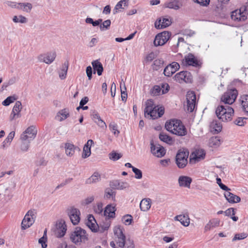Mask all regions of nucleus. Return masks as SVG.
<instances>
[{"label": "nucleus", "instance_id": "obj_1", "mask_svg": "<svg viewBox=\"0 0 248 248\" xmlns=\"http://www.w3.org/2000/svg\"><path fill=\"white\" fill-rule=\"evenodd\" d=\"M145 117L155 119L160 117L164 113V108L162 107L155 106L152 99H148L145 102V108L144 110Z\"/></svg>", "mask_w": 248, "mask_h": 248}, {"label": "nucleus", "instance_id": "obj_2", "mask_svg": "<svg viewBox=\"0 0 248 248\" xmlns=\"http://www.w3.org/2000/svg\"><path fill=\"white\" fill-rule=\"evenodd\" d=\"M165 128L168 131L179 136H184L187 134L186 129L179 120H173L167 122Z\"/></svg>", "mask_w": 248, "mask_h": 248}, {"label": "nucleus", "instance_id": "obj_3", "mask_svg": "<svg viewBox=\"0 0 248 248\" xmlns=\"http://www.w3.org/2000/svg\"><path fill=\"white\" fill-rule=\"evenodd\" d=\"M70 239L72 242L77 245L85 243L88 239V235L86 231L80 227H76L70 235Z\"/></svg>", "mask_w": 248, "mask_h": 248}, {"label": "nucleus", "instance_id": "obj_4", "mask_svg": "<svg viewBox=\"0 0 248 248\" xmlns=\"http://www.w3.org/2000/svg\"><path fill=\"white\" fill-rule=\"evenodd\" d=\"M234 113L233 109L229 106L225 107L219 106L216 110V114L217 118L223 122L230 121Z\"/></svg>", "mask_w": 248, "mask_h": 248}, {"label": "nucleus", "instance_id": "obj_5", "mask_svg": "<svg viewBox=\"0 0 248 248\" xmlns=\"http://www.w3.org/2000/svg\"><path fill=\"white\" fill-rule=\"evenodd\" d=\"M238 95V92L235 89H228L222 95L221 101L225 104L231 105L234 102Z\"/></svg>", "mask_w": 248, "mask_h": 248}, {"label": "nucleus", "instance_id": "obj_6", "mask_svg": "<svg viewBox=\"0 0 248 248\" xmlns=\"http://www.w3.org/2000/svg\"><path fill=\"white\" fill-rule=\"evenodd\" d=\"M170 32L164 31L158 33L155 37L154 41V45L155 46H162L165 44L170 38Z\"/></svg>", "mask_w": 248, "mask_h": 248}, {"label": "nucleus", "instance_id": "obj_7", "mask_svg": "<svg viewBox=\"0 0 248 248\" xmlns=\"http://www.w3.org/2000/svg\"><path fill=\"white\" fill-rule=\"evenodd\" d=\"M247 15L246 7L242 6L239 9L232 12L231 18L235 21H244L247 18Z\"/></svg>", "mask_w": 248, "mask_h": 248}, {"label": "nucleus", "instance_id": "obj_8", "mask_svg": "<svg viewBox=\"0 0 248 248\" xmlns=\"http://www.w3.org/2000/svg\"><path fill=\"white\" fill-rule=\"evenodd\" d=\"M188 152L179 150L176 156V163L179 168H184L187 164Z\"/></svg>", "mask_w": 248, "mask_h": 248}, {"label": "nucleus", "instance_id": "obj_9", "mask_svg": "<svg viewBox=\"0 0 248 248\" xmlns=\"http://www.w3.org/2000/svg\"><path fill=\"white\" fill-rule=\"evenodd\" d=\"M34 214L33 211L29 210L21 222V228L25 230L31 227L34 222Z\"/></svg>", "mask_w": 248, "mask_h": 248}, {"label": "nucleus", "instance_id": "obj_10", "mask_svg": "<svg viewBox=\"0 0 248 248\" xmlns=\"http://www.w3.org/2000/svg\"><path fill=\"white\" fill-rule=\"evenodd\" d=\"M67 214L74 225H77L79 222L80 212L78 209L73 207H70L67 209Z\"/></svg>", "mask_w": 248, "mask_h": 248}, {"label": "nucleus", "instance_id": "obj_11", "mask_svg": "<svg viewBox=\"0 0 248 248\" xmlns=\"http://www.w3.org/2000/svg\"><path fill=\"white\" fill-rule=\"evenodd\" d=\"M187 111L191 112L194 111L196 106V97L193 92H188L186 95Z\"/></svg>", "mask_w": 248, "mask_h": 248}, {"label": "nucleus", "instance_id": "obj_12", "mask_svg": "<svg viewBox=\"0 0 248 248\" xmlns=\"http://www.w3.org/2000/svg\"><path fill=\"white\" fill-rule=\"evenodd\" d=\"M56 57V53L55 51L48 52L42 54L38 56V60L40 62H43L49 64L53 62Z\"/></svg>", "mask_w": 248, "mask_h": 248}, {"label": "nucleus", "instance_id": "obj_13", "mask_svg": "<svg viewBox=\"0 0 248 248\" xmlns=\"http://www.w3.org/2000/svg\"><path fill=\"white\" fill-rule=\"evenodd\" d=\"M151 152L152 154L157 157H162L166 154L164 148L159 144H155L152 140L150 142Z\"/></svg>", "mask_w": 248, "mask_h": 248}, {"label": "nucleus", "instance_id": "obj_14", "mask_svg": "<svg viewBox=\"0 0 248 248\" xmlns=\"http://www.w3.org/2000/svg\"><path fill=\"white\" fill-rule=\"evenodd\" d=\"M175 80L181 83L185 81L186 83H190L192 81V76L191 74L187 71H182L175 75Z\"/></svg>", "mask_w": 248, "mask_h": 248}, {"label": "nucleus", "instance_id": "obj_15", "mask_svg": "<svg viewBox=\"0 0 248 248\" xmlns=\"http://www.w3.org/2000/svg\"><path fill=\"white\" fill-rule=\"evenodd\" d=\"M37 130L33 126H31L27 128L20 137H24L26 140L31 141L35 138Z\"/></svg>", "mask_w": 248, "mask_h": 248}, {"label": "nucleus", "instance_id": "obj_16", "mask_svg": "<svg viewBox=\"0 0 248 248\" xmlns=\"http://www.w3.org/2000/svg\"><path fill=\"white\" fill-rule=\"evenodd\" d=\"M180 68V65L176 62H173L167 66L164 70V74L167 77H170L175 73Z\"/></svg>", "mask_w": 248, "mask_h": 248}, {"label": "nucleus", "instance_id": "obj_17", "mask_svg": "<svg viewBox=\"0 0 248 248\" xmlns=\"http://www.w3.org/2000/svg\"><path fill=\"white\" fill-rule=\"evenodd\" d=\"M182 63L185 65H191L197 67L199 65V62L191 53H189L186 55L185 59L183 60Z\"/></svg>", "mask_w": 248, "mask_h": 248}, {"label": "nucleus", "instance_id": "obj_18", "mask_svg": "<svg viewBox=\"0 0 248 248\" xmlns=\"http://www.w3.org/2000/svg\"><path fill=\"white\" fill-rule=\"evenodd\" d=\"M66 226L63 220H61L57 223L56 226L55 234L58 237L63 236L66 231Z\"/></svg>", "mask_w": 248, "mask_h": 248}, {"label": "nucleus", "instance_id": "obj_19", "mask_svg": "<svg viewBox=\"0 0 248 248\" xmlns=\"http://www.w3.org/2000/svg\"><path fill=\"white\" fill-rule=\"evenodd\" d=\"M174 219L179 221L184 226L187 227L190 224V218L188 213L177 215L174 217Z\"/></svg>", "mask_w": 248, "mask_h": 248}, {"label": "nucleus", "instance_id": "obj_20", "mask_svg": "<svg viewBox=\"0 0 248 248\" xmlns=\"http://www.w3.org/2000/svg\"><path fill=\"white\" fill-rule=\"evenodd\" d=\"M205 155V153L203 150H197L190 155V161L198 162L201 159H203Z\"/></svg>", "mask_w": 248, "mask_h": 248}, {"label": "nucleus", "instance_id": "obj_21", "mask_svg": "<svg viewBox=\"0 0 248 248\" xmlns=\"http://www.w3.org/2000/svg\"><path fill=\"white\" fill-rule=\"evenodd\" d=\"M116 209L115 206L111 204L108 205L103 212V215L108 218H114Z\"/></svg>", "mask_w": 248, "mask_h": 248}, {"label": "nucleus", "instance_id": "obj_22", "mask_svg": "<svg viewBox=\"0 0 248 248\" xmlns=\"http://www.w3.org/2000/svg\"><path fill=\"white\" fill-rule=\"evenodd\" d=\"M117 244L120 248H135L133 240L129 238H125L122 241L117 242Z\"/></svg>", "mask_w": 248, "mask_h": 248}, {"label": "nucleus", "instance_id": "obj_23", "mask_svg": "<svg viewBox=\"0 0 248 248\" xmlns=\"http://www.w3.org/2000/svg\"><path fill=\"white\" fill-rule=\"evenodd\" d=\"M192 179L188 176H180L178 178V183L180 186L189 188Z\"/></svg>", "mask_w": 248, "mask_h": 248}, {"label": "nucleus", "instance_id": "obj_24", "mask_svg": "<svg viewBox=\"0 0 248 248\" xmlns=\"http://www.w3.org/2000/svg\"><path fill=\"white\" fill-rule=\"evenodd\" d=\"M182 6L183 4L179 0H170L165 4V7L174 10H178Z\"/></svg>", "mask_w": 248, "mask_h": 248}, {"label": "nucleus", "instance_id": "obj_25", "mask_svg": "<svg viewBox=\"0 0 248 248\" xmlns=\"http://www.w3.org/2000/svg\"><path fill=\"white\" fill-rule=\"evenodd\" d=\"M65 151L66 155L68 156H72L76 150H78L77 147H76L74 144L71 143H66L65 144Z\"/></svg>", "mask_w": 248, "mask_h": 248}, {"label": "nucleus", "instance_id": "obj_26", "mask_svg": "<svg viewBox=\"0 0 248 248\" xmlns=\"http://www.w3.org/2000/svg\"><path fill=\"white\" fill-rule=\"evenodd\" d=\"M224 196L230 203H238L241 201V198L239 196L234 195L229 191L225 193Z\"/></svg>", "mask_w": 248, "mask_h": 248}, {"label": "nucleus", "instance_id": "obj_27", "mask_svg": "<svg viewBox=\"0 0 248 248\" xmlns=\"http://www.w3.org/2000/svg\"><path fill=\"white\" fill-rule=\"evenodd\" d=\"M219 220L217 218H213L209 220V221L205 225L204 227V231L207 232L210 230L218 227L219 225Z\"/></svg>", "mask_w": 248, "mask_h": 248}, {"label": "nucleus", "instance_id": "obj_28", "mask_svg": "<svg viewBox=\"0 0 248 248\" xmlns=\"http://www.w3.org/2000/svg\"><path fill=\"white\" fill-rule=\"evenodd\" d=\"M69 116V110L68 108H64L60 110L57 114L56 118L62 122Z\"/></svg>", "mask_w": 248, "mask_h": 248}, {"label": "nucleus", "instance_id": "obj_29", "mask_svg": "<svg viewBox=\"0 0 248 248\" xmlns=\"http://www.w3.org/2000/svg\"><path fill=\"white\" fill-rule=\"evenodd\" d=\"M113 232L114 235L118 238L117 242L122 241L125 238V236L123 232V228L120 226L115 227L113 229Z\"/></svg>", "mask_w": 248, "mask_h": 248}, {"label": "nucleus", "instance_id": "obj_30", "mask_svg": "<svg viewBox=\"0 0 248 248\" xmlns=\"http://www.w3.org/2000/svg\"><path fill=\"white\" fill-rule=\"evenodd\" d=\"M92 64L94 70V74L95 73V71H97V75L101 76L103 71V67L102 64L99 62L98 60L93 61L92 62Z\"/></svg>", "mask_w": 248, "mask_h": 248}, {"label": "nucleus", "instance_id": "obj_31", "mask_svg": "<svg viewBox=\"0 0 248 248\" xmlns=\"http://www.w3.org/2000/svg\"><path fill=\"white\" fill-rule=\"evenodd\" d=\"M210 127L211 131L214 132L215 134H217L220 132L222 128V124L216 120L213 121L211 123Z\"/></svg>", "mask_w": 248, "mask_h": 248}, {"label": "nucleus", "instance_id": "obj_32", "mask_svg": "<svg viewBox=\"0 0 248 248\" xmlns=\"http://www.w3.org/2000/svg\"><path fill=\"white\" fill-rule=\"evenodd\" d=\"M129 0H121L116 5L114 10L113 14H115L120 11V9H124L128 5Z\"/></svg>", "mask_w": 248, "mask_h": 248}, {"label": "nucleus", "instance_id": "obj_33", "mask_svg": "<svg viewBox=\"0 0 248 248\" xmlns=\"http://www.w3.org/2000/svg\"><path fill=\"white\" fill-rule=\"evenodd\" d=\"M68 68V63L67 62H65L58 72L59 78L61 79H64L66 78Z\"/></svg>", "mask_w": 248, "mask_h": 248}, {"label": "nucleus", "instance_id": "obj_34", "mask_svg": "<svg viewBox=\"0 0 248 248\" xmlns=\"http://www.w3.org/2000/svg\"><path fill=\"white\" fill-rule=\"evenodd\" d=\"M18 7V10H21L29 13L31 11L32 8V5L29 2H19Z\"/></svg>", "mask_w": 248, "mask_h": 248}, {"label": "nucleus", "instance_id": "obj_35", "mask_svg": "<svg viewBox=\"0 0 248 248\" xmlns=\"http://www.w3.org/2000/svg\"><path fill=\"white\" fill-rule=\"evenodd\" d=\"M21 143L20 145V149L23 152H26L28 151L30 147V143L31 141H29L24 138V137H20Z\"/></svg>", "mask_w": 248, "mask_h": 248}, {"label": "nucleus", "instance_id": "obj_36", "mask_svg": "<svg viewBox=\"0 0 248 248\" xmlns=\"http://www.w3.org/2000/svg\"><path fill=\"white\" fill-rule=\"evenodd\" d=\"M15 133L14 131H12L9 134L7 137L2 142V144L1 145L2 148L5 149L9 146L15 136Z\"/></svg>", "mask_w": 248, "mask_h": 248}, {"label": "nucleus", "instance_id": "obj_37", "mask_svg": "<svg viewBox=\"0 0 248 248\" xmlns=\"http://www.w3.org/2000/svg\"><path fill=\"white\" fill-rule=\"evenodd\" d=\"M110 185L113 188L118 189H123L127 186V183L118 181L111 182Z\"/></svg>", "mask_w": 248, "mask_h": 248}, {"label": "nucleus", "instance_id": "obj_38", "mask_svg": "<svg viewBox=\"0 0 248 248\" xmlns=\"http://www.w3.org/2000/svg\"><path fill=\"white\" fill-rule=\"evenodd\" d=\"M222 141L218 137H213L209 141V144L210 147H217L220 146Z\"/></svg>", "mask_w": 248, "mask_h": 248}, {"label": "nucleus", "instance_id": "obj_39", "mask_svg": "<svg viewBox=\"0 0 248 248\" xmlns=\"http://www.w3.org/2000/svg\"><path fill=\"white\" fill-rule=\"evenodd\" d=\"M140 208L143 211H148L151 207V202L150 199H143L140 203Z\"/></svg>", "mask_w": 248, "mask_h": 248}, {"label": "nucleus", "instance_id": "obj_40", "mask_svg": "<svg viewBox=\"0 0 248 248\" xmlns=\"http://www.w3.org/2000/svg\"><path fill=\"white\" fill-rule=\"evenodd\" d=\"M12 21L15 23L26 24L28 22V19L22 15L14 16Z\"/></svg>", "mask_w": 248, "mask_h": 248}, {"label": "nucleus", "instance_id": "obj_41", "mask_svg": "<svg viewBox=\"0 0 248 248\" xmlns=\"http://www.w3.org/2000/svg\"><path fill=\"white\" fill-rule=\"evenodd\" d=\"M100 179V175L98 172H95L89 178L86 180V183L87 184L95 183L99 181Z\"/></svg>", "mask_w": 248, "mask_h": 248}, {"label": "nucleus", "instance_id": "obj_42", "mask_svg": "<svg viewBox=\"0 0 248 248\" xmlns=\"http://www.w3.org/2000/svg\"><path fill=\"white\" fill-rule=\"evenodd\" d=\"M115 197V192L110 188H107L105 189L104 198L106 199H111L114 200Z\"/></svg>", "mask_w": 248, "mask_h": 248}, {"label": "nucleus", "instance_id": "obj_43", "mask_svg": "<svg viewBox=\"0 0 248 248\" xmlns=\"http://www.w3.org/2000/svg\"><path fill=\"white\" fill-rule=\"evenodd\" d=\"M159 138L161 141L169 144H171L173 142L172 139L164 133H161L159 134Z\"/></svg>", "mask_w": 248, "mask_h": 248}, {"label": "nucleus", "instance_id": "obj_44", "mask_svg": "<svg viewBox=\"0 0 248 248\" xmlns=\"http://www.w3.org/2000/svg\"><path fill=\"white\" fill-rule=\"evenodd\" d=\"M22 108V104H21V102L17 101L16 102V103L13 108L12 112L16 113L21 116V114H20V112Z\"/></svg>", "mask_w": 248, "mask_h": 248}, {"label": "nucleus", "instance_id": "obj_45", "mask_svg": "<svg viewBox=\"0 0 248 248\" xmlns=\"http://www.w3.org/2000/svg\"><path fill=\"white\" fill-rule=\"evenodd\" d=\"M17 99L16 95H12L7 97L2 102V104L4 106H8L10 104L13 103Z\"/></svg>", "mask_w": 248, "mask_h": 248}, {"label": "nucleus", "instance_id": "obj_46", "mask_svg": "<svg viewBox=\"0 0 248 248\" xmlns=\"http://www.w3.org/2000/svg\"><path fill=\"white\" fill-rule=\"evenodd\" d=\"M122 220L125 225H129L131 223L133 220V217L130 215H126L123 217Z\"/></svg>", "mask_w": 248, "mask_h": 248}, {"label": "nucleus", "instance_id": "obj_47", "mask_svg": "<svg viewBox=\"0 0 248 248\" xmlns=\"http://www.w3.org/2000/svg\"><path fill=\"white\" fill-rule=\"evenodd\" d=\"M110 130L113 133L114 135H116L117 136L120 133V132L117 129V125L114 122L111 123L109 125Z\"/></svg>", "mask_w": 248, "mask_h": 248}, {"label": "nucleus", "instance_id": "obj_48", "mask_svg": "<svg viewBox=\"0 0 248 248\" xmlns=\"http://www.w3.org/2000/svg\"><path fill=\"white\" fill-rule=\"evenodd\" d=\"M91 147L88 146H84L83 150L82 157L86 158L91 155Z\"/></svg>", "mask_w": 248, "mask_h": 248}, {"label": "nucleus", "instance_id": "obj_49", "mask_svg": "<svg viewBox=\"0 0 248 248\" xmlns=\"http://www.w3.org/2000/svg\"><path fill=\"white\" fill-rule=\"evenodd\" d=\"M122 156L121 154L117 153L115 152H112L109 154V159L113 160L116 161L120 159Z\"/></svg>", "mask_w": 248, "mask_h": 248}, {"label": "nucleus", "instance_id": "obj_50", "mask_svg": "<svg viewBox=\"0 0 248 248\" xmlns=\"http://www.w3.org/2000/svg\"><path fill=\"white\" fill-rule=\"evenodd\" d=\"M111 21L109 19L105 20L103 22L102 24L100 25V29L101 31L104 30H108L110 27Z\"/></svg>", "mask_w": 248, "mask_h": 248}, {"label": "nucleus", "instance_id": "obj_51", "mask_svg": "<svg viewBox=\"0 0 248 248\" xmlns=\"http://www.w3.org/2000/svg\"><path fill=\"white\" fill-rule=\"evenodd\" d=\"M132 170L135 174V178L136 179H140L142 178V171L140 170L135 167H132Z\"/></svg>", "mask_w": 248, "mask_h": 248}, {"label": "nucleus", "instance_id": "obj_52", "mask_svg": "<svg viewBox=\"0 0 248 248\" xmlns=\"http://www.w3.org/2000/svg\"><path fill=\"white\" fill-rule=\"evenodd\" d=\"M248 235L246 233H237L235 235L232 239V241H235L238 240H242L246 238Z\"/></svg>", "mask_w": 248, "mask_h": 248}, {"label": "nucleus", "instance_id": "obj_53", "mask_svg": "<svg viewBox=\"0 0 248 248\" xmlns=\"http://www.w3.org/2000/svg\"><path fill=\"white\" fill-rule=\"evenodd\" d=\"M246 120L245 118H238L235 120V124L239 126H243L246 123Z\"/></svg>", "mask_w": 248, "mask_h": 248}, {"label": "nucleus", "instance_id": "obj_54", "mask_svg": "<svg viewBox=\"0 0 248 248\" xmlns=\"http://www.w3.org/2000/svg\"><path fill=\"white\" fill-rule=\"evenodd\" d=\"M171 23L170 20L169 19L163 18V19L161 20V27H162V29L168 27L171 24Z\"/></svg>", "mask_w": 248, "mask_h": 248}, {"label": "nucleus", "instance_id": "obj_55", "mask_svg": "<svg viewBox=\"0 0 248 248\" xmlns=\"http://www.w3.org/2000/svg\"><path fill=\"white\" fill-rule=\"evenodd\" d=\"M5 3L7 5L12 8H16L18 10V3L14 1H7Z\"/></svg>", "mask_w": 248, "mask_h": 248}, {"label": "nucleus", "instance_id": "obj_56", "mask_svg": "<svg viewBox=\"0 0 248 248\" xmlns=\"http://www.w3.org/2000/svg\"><path fill=\"white\" fill-rule=\"evenodd\" d=\"M94 200V197L93 196H90L89 197H87L85 199H84L82 202V204L83 205H88L90 203H91Z\"/></svg>", "mask_w": 248, "mask_h": 248}, {"label": "nucleus", "instance_id": "obj_57", "mask_svg": "<svg viewBox=\"0 0 248 248\" xmlns=\"http://www.w3.org/2000/svg\"><path fill=\"white\" fill-rule=\"evenodd\" d=\"M46 238L43 236L39 239L38 242L41 244L42 248H46L47 244H46Z\"/></svg>", "mask_w": 248, "mask_h": 248}, {"label": "nucleus", "instance_id": "obj_58", "mask_svg": "<svg viewBox=\"0 0 248 248\" xmlns=\"http://www.w3.org/2000/svg\"><path fill=\"white\" fill-rule=\"evenodd\" d=\"M156 54H155L154 52H152L148 54L146 56V60L148 62H151L156 57Z\"/></svg>", "mask_w": 248, "mask_h": 248}, {"label": "nucleus", "instance_id": "obj_59", "mask_svg": "<svg viewBox=\"0 0 248 248\" xmlns=\"http://www.w3.org/2000/svg\"><path fill=\"white\" fill-rule=\"evenodd\" d=\"M95 123L100 127L103 128H106L107 125L106 123L103 121L101 118L99 119L98 121L95 120Z\"/></svg>", "mask_w": 248, "mask_h": 248}, {"label": "nucleus", "instance_id": "obj_60", "mask_svg": "<svg viewBox=\"0 0 248 248\" xmlns=\"http://www.w3.org/2000/svg\"><path fill=\"white\" fill-rule=\"evenodd\" d=\"M224 214L227 216H234L235 214L234 209L233 208H230L224 212Z\"/></svg>", "mask_w": 248, "mask_h": 248}, {"label": "nucleus", "instance_id": "obj_61", "mask_svg": "<svg viewBox=\"0 0 248 248\" xmlns=\"http://www.w3.org/2000/svg\"><path fill=\"white\" fill-rule=\"evenodd\" d=\"M86 72L87 76L88 78V79L89 80H91L92 78V73H93L92 67L91 66H87L86 68Z\"/></svg>", "mask_w": 248, "mask_h": 248}, {"label": "nucleus", "instance_id": "obj_62", "mask_svg": "<svg viewBox=\"0 0 248 248\" xmlns=\"http://www.w3.org/2000/svg\"><path fill=\"white\" fill-rule=\"evenodd\" d=\"M194 1L203 6H207L210 2V0H194Z\"/></svg>", "mask_w": 248, "mask_h": 248}, {"label": "nucleus", "instance_id": "obj_63", "mask_svg": "<svg viewBox=\"0 0 248 248\" xmlns=\"http://www.w3.org/2000/svg\"><path fill=\"white\" fill-rule=\"evenodd\" d=\"M47 161H46L44 158H40L38 160H37L36 162V165L37 166H45L47 165Z\"/></svg>", "mask_w": 248, "mask_h": 248}, {"label": "nucleus", "instance_id": "obj_64", "mask_svg": "<svg viewBox=\"0 0 248 248\" xmlns=\"http://www.w3.org/2000/svg\"><path fill=\"white\" fill-rule=\"evenodd\" d=\"M95 211L96 213L100 214L103 213V204L102 203L98 204L97 207L95 208Z\"/></svg>", "mask_w": 248, "mask_h": 248}]
</instances>
